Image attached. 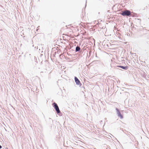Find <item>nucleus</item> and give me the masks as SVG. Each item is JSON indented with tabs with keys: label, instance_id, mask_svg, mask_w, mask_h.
I'll return each mask as SVG.
<instances>
[{
	"label": "nucleus",
	"instance_id": "4",
	"mask_svg": "<svg viewBox=\"0 0 149 149\" xmlns=\"http://www.w3.org/2000/svg\"><path fill=\"white\" fill-rule=\"evenodd\" d=\"M118 110V116L121 118H123V116H122V115L120 112L119 111L117 110Z\"/></svg>",
	"mask_w": 149,
	"mask_h": 149
},
{
	"label": "nucleus",
	"instance_id": "7",
	"mask_svg": "<svg viewBox=\"0 0 149 149\" xmlns=\"http://www.w3.org/2000/svg\"><path fill=\"white\" fill-rule=\"evenodd\" d=\"M2 147L0 145V148H1Z\"/></svg>",
	"mask_w": 149,
	"mask_h": 149
},
{
	"label": "nucleus",
	"instance_id": "3",
	"mask_svg": "<svg viewBox=\"0 0 149 149\" xmlns=\"http://www.w3.org/2000/svg\"><path fill=\"white\" fill-rule=\"evenodd\" d=\"M74 79H75V82H76V84L77 85H79V84H81L80 81L76 77H75Z\"/></svg>",
	"mask_w": 149,
	"mask_h": 149
},
{
	"label": "nucleus",
	"instance_id": "5",
	"mask_svg": "<svg viewBox=\"0 0 149 149\" xmlns=\"http://www.w3.org/2000/svg\"><path fill=\"white\" fill-rule=\"evenodd\" d=\"M118 67L121 68L125 70H127L128 68L127 66L124 67L123 66H118Z\"/></svg>",
	"mask_w": 149,
	"mask_h": 149
},
{
	"label": "nucleus",
	"instance_id": "1",
	"mask_svg": "<svg viewBox=\"0 0 149 149\" xmlns=\"http://www.w3.org/2000/svg\"><path fill=\"white\" fill-rule=\"evenodd\" d=\"M121 14L123 16H129L131 15V12L128 10H126L125 11L122 12Z\"/></svg>",
	"mask_w": 149,
	"mask_h": 149
},
{
	"label": "nucleus",
	"instance_id": "8",
	"mask_svg": "<svg viewBox=\"0 0 149 149\" xmlns=\"http://www.w3.org/2000/svg\"><path fill=\"white\" fill-rule=\"evenodd\" d=\"M72 26H70V27H69V28H72Z\"/></svg>",
	"mask_w": 149,
	"mask_h": 149
},
{
	"label": "nucleus",
	"instance_id": "6",
	"mask_svg": "<svg viewBox=\"0 0 149 149\" xmlns=\"http://www.w3.org/2000/svg\"><path fill=\"white\" fill-rule=\"evenodd\" d=\"M80 49V48L79 47H77L76 48V51H79Z\"/></svg>",
	"mask_w": 149,
	"mask_h": 149
},
{
	"label": "nucleus",
	"instance_id": "2",
	"mask_svg": "<svg viewBox=\"0 0 149 149\" xmlns=\"http://www.w3.org/2000/svg\"><path fill=\"white\" fill-rule=\"evenodd\" d=\"M53 105L55 108L57 112L58 113H59L60 111L57 104L56 103L54 102V103H53Z\"/></svg>",
	"mask_w": 149,
	"mask_h": 149
}]
</instances>
